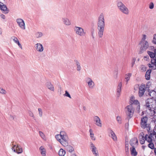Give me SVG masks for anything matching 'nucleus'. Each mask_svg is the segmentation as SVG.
<instances>
[{
    "instance_id": "nucleus-1",
    "label": "nucleus",
    "mask_w": 156,
    "mask_h": 156,
    "mask_svg": "<svg viewBox=\"0 0 156 156\" xmlns=\"http://www.w3.org/2000/svg\"><path fill=\"white\" fill-rule=\"evenodd\" d=\"M97 24L98 34L100 37H101L103 34L105 27L104 19L102 14H101L99 16Z\"/></svg>"
},
{
    "instance_id": "nucleus-2",
    "label": "nucleus",
    "mask_w": 156,
    "mask_h": 156,
    "mask_svg": "<svg viewBox=\"0 0 156 156\" xmlns=\"http://www.w3.org/2000/svg\"><path fill=\"white\" fill-rule=\"evenodd\" d=\"M154 101L152 98L147 99L145 101V104L144 106L151 113V115H154L155 113L154 111V106L155 104Z\"/></svg>"
},
{
    "instance_id": "nucleus-3",
    "label": "nucleus",
    "mask_w": 156,
    "mask_h": 156,
    "mask_svg": "<svg viewBox=\"0 0 156 156\" xmlns=\"http://www.w3.org/2000/svg\"><path fill=\"white\" fill-rule=\"evenodd\" d=\"M147 120L148 118L146 116L142 118L140 121V126L143 129L146 128L148 133H149L150 132L151 126L150 124L147 123Z\"/></svg>"
},
{
    "instance_id": "nucleus-4",
    "label": "nucleus",
    "mask_w": 156,
    "mask_h": 156,
    "mask_svg": "<svg viewBox=\"0 0 156 156\" xmlns=\"http://www.w3.org/2000/svg\"><path fill=\"white\" fill-rule=\"evenodd\" d=\"M125 112L127 117L126 119H127L129 121L133 115L134 112V110L133 109V107L132 105H128L125 108Z\"/></svg>"
},
{
    "instance_id": "nucleus-5",
    "label": "nucleus",
    "mask_w": 156,
    "mask_h": 156,
    "mask_svg": "<svg viewBox=\"0 0 156 156\" xmlns=\"http://www.w3.org/2000/svg\"><path fill=\"white\" fill-rule=\"evenodd\" d=\"M117 6L120 11L126 15L129 13V10L128 8L121 1L117 2Z\"/></svg>"
},
{
    "instance_id": "nucleus-6",
    "label": "nucleus",
    "mask_w": 156,
    "mask_h": 156,
    "mask_svg": "<svg viewBox=\"0 0 156 156\" xmlns=\"http://www.w3.org/2000/svg\"><path fill=\"white\" fill-rule=\"evenodd\" d=\"M140 47L139 54H141L149 48V44L147 41H140L139 43Z\"/></svg>"
},
{
    "instance_id": "nucleus-7",
    "label": "nucleus",
    "mask_w": 156,
    "mask_h": 156,
    "mask_svg": "<svg viewBox=\"0 0 156 156\" xmlns=\"http://www.w3.org/2000/svg\"><path fill=\"white\" fill-rule=\"evenodd\" d=\"M74 31L76 34L80 36H83L85 34L83 29L81 27L75 26L74 28Z\"/></svg>"
},
{
    "instance_id": "nucleus-8",
    "label": "nucleus",
    "mask_w": 156,
    "mask_h": 156,
    "mask_svg": "<svg viewBox=\"0 0 156 156\" xmlns=\"http://www.w3.org/2000/svg\"><path fill=\"white\" fill-rule=\"evenodd\" d=\"M16 22L19 27L22 30L26 29L25 24L24 21L21 18H17L16 19Z\"/></svg>"
},
{
    "instance_id": "nucleus-9",
    "label": "nucleus",
    "mask_w": 156,
    "mask_h": 156,
    "mask_svg": "<svg viewBox=\"0 0 156 156\" xmlns=\"http://www.w3.org/2000/svg\"><path fill=\"white\" fill-rule=\"evenodd\" d=\"M146 86L145 84L142 83L139 88L138 94L140 97H141L144 95L146 91Z\"/></svg>"
},
{
    "instance_id": "nucleus-10",
    "label": "nucleus",
    "mask_w": 156,
    "mask_h": 156,
    "mask_svg": "<svg viewBox=\"0 0 156 156\" xmlns=\"http://www.w3.org/2000/svg\"><path fill=\"white\" fill-rule=\"evenodd\" d=\"M90 149L93 154L95 156H99L97 148L91 142L90 143Z\"/></svg>"
},
{
    "instance_id": "nucleus-11",
    "label": "nucleus",
    "mask_w": 156,
    "mask_h": 156,
    "mask_svg": "<svg viewBox=\"0 0 156 156\" xmlns=\"http://www.w3.org/2000/svg\"><path fill=\"white\" fill-rule=\"evenodd\" d=\"M62 23L66 26H69L72 25L71 21L66 17H62Z\"/></svg>"
},
{
    "instance_id": "nucleus-12",
    "label": "nucleus",
    "mask_w": 156,
    "mask_h": 156,
    "mask_svg": "<svg viewBox=\"0 0 156 156\" xmlns=\"http://www.w3.org/2000/svg\"><path fill=\"white\" fill-rule=\"evenodd\" d=\"M0 9L2 10L3 13L7 14L9 11L8 10V9L6 5L3 3L0 2Z\"/></svg>"
},
{
    "instance_id": "nucleus-13",
    "label": "nucleus",
    "mask_w": 156,
    "mask_h": 156,
    "mask_svg": "<svg viewBox=\"0 0 156 156\" xmlns=\"http://www.w3.org/2000/svg\"><path fill=\"white\" fill-rule=\"evenodd\" d=\"M94 121L95 122V124L98 126L101 127L102 123L99 118L97 116H94L93 117Z\"/></svg>"
},
{
    "instance_id": "nucleus-14",
    "label": "nucleus",
    "mask_w": 156,
    "mask_h": 156,
    "mask_svg": "<svg viewBox=\"0 0 156 156\" xmlns=\"http://www.w3.org/2000/svg\"><path fill=\"white\" fill-rule=\"evenodd\" d=\"M86 82L90 88L92 89L94 88V83L91 78L87 77L86 79Z\"/></svg>"
},
{
    "instance_id": "nucleus-15",
    "label": "nucleus",
    "mask_w": 156,
    "mask_h": 156,
    "mask_svg": "<svg viewBox=\"0 0 156 156\" xmlns=\"http://www.w3.org/2000/svg\"><path fill=\"white\" fill-rule=\"evenodd\" d=\"M35 48L36 50L39 52H41L44 50L42 45L40 43H37L35 44Z\"/></svg>"
},
{
    "instance_id": "nucleus-16",
    "label": "nucleus",
    "mask_w": 156,
    "mask_h": 156,
    "mask_svg": "<svg viewBox=\"0 0 156 156\" xmlns=\"http://www.w3.org/2000/svg\"><path fill=\"white\" fill-rule=\"evenodd\" d=\"M40 153L42 156H46V151L45 148L42 146H41L39 148Z\"/></svg>"
},
{
    "instance_id": "nucleus-17",
    "label": "nucleus",
    "mask_w": 156,
    "mask_h": 156,
    "mask_svg": "<svg viewBox=\"0 0 156 156\" xmlns=\"http://www.w3.org/2000/svg\"><path fill=\"white\" fill-rule=\"evenodd\" d=\"M109 136L111 137L114 141L116 140L117 138L114 132L112 130H110Z\"/></svg>"
},
{
    "instance_id": "nucleus-18",
    "label": "nucleus",
    "mask_w": 156,
    "mask_h": 156,
    "mask_svg": "<svg viewBox=\"0 0 156 156\" xmlns=\"http://www.w3.org/2000/svg\"><path fill=\"white\" fill-rule=\"evenodd\" d=\"M11 38L13 40L14 42L18 44L19 46L21 48V49H22L21 44L20 43L19 40L15 36H13L11 37Z\"/></svg>"
},
{
    "instance_id": "nucleus-19",
    "label": "nucleus",
    "mask_w": 156,
    "mask_h": 156,
    "mask_svg": "<svg viewBox=\"0 0 156 156\" xmlns=\"http://www.w3.org/2000/svg\"><path fill=\"white\" fill-rule=\"evenodd\" d=\"M46 85L48 88L50 90L54 91V88L53 85L50 82H48L46 83Z\"/></svg>"
},
{
    "instance_id": "nucleus-20",
    "label": "nucleus",
    "mask_w": 156,
    "mask_h": 156,
    "mask_svg": "<svg viewBox=\"0 0 156 156\" xmlns=\"http://www.w3.org/2000/svg\"><path fill=\"white\" fill-rule=\"evenodd\" d=\"M122 86V83L121 82H120L119 84L117 89V97H119L120 95V92L121 91Z\"/></svg>"
},
{
    "instance_id": "nucleus-21",
    "label": "nucleus",
    "mask_w": 156,
    "mask_h": 156,
    "mask_svg": "<svg viewBox=\"0 0 156 156\" xmlns=\"http://www.w3.org/2000/svg\"><path fill=\"white\" fill-rule=\"evenodd\" d=\"M132 147L130 148V150L131 152V154L132 155L134 156H136L137 154V153L136 151L135 147L134 146H132Z\"/></svg>"
},
{
    "instance_id": "nucleus-22",
    "label": "nucleus",
    "mask_w": 156,
    "mask_h": 156,
    "mask_svg": "<svg viewBox=\"0 0 156 156\" xmlns=\"http://www.w3.org/2000/svg\"><path fill=\"white\" fill-rule=\"evenodd\" d=\"M151 72V69H148L147 71L145 76L146 79L147 80H149L150 78V74Z\"/></svg>"
},
{
    "instance_id": "nucleus-23",
    "label": "nucleus",
    "mask_w": 156,
    "mask_h": 156,
    "mask_svg": "<svg viewBox=\"0 0 156 156\" xmlns=\"http://www.w3.org/2000/svg\"><path fill=\"white\" fill-rule=\"evenodd\" d=\"M75 64L77 66L76 70L78 71H80L81 69V67L79 62L77 60H74Z\"/></svg>"
},
{
    "instance_id": "nucleus-24",
    "label": "nucleus",
    "mask_w": 156,
    "mask_h": 156,
    "mask_svg": "<svg viewBox=\"0 0 156 156\" xmlns=\"http://www.w3.org/2000/svg\"><path fill=\"white\" fill-rule=\"evenodd\" d=\"M66 149L67 151H68L69 153H71L74 151V148L73 147L70 145H67L66 146Z\"/></svg>"
},
{
    "instance_id": "nucleus-25",
    "label": "nucleus",
    "mask_w": 156,
    "mask_h": 156,
    "mask_svg": "<svg viewBox=\"0 0 156 156\" xmlns=\"http://www.w3.org/2000/svg\"><path fill=\"white\" fill-rule=\"evenodd\" d=\"M16 153H17L18 154H21L23 152V150L22 148L20 147L18 145H17L16 147Z\"/></svg>"
},
{
    "instance_id": "nucleus-26",
    "label": "nucleus",
    "mask_w": 156,
    "mask_h": 156,
    "mask_svg": "<svg viewBox=\"0 0 156 156\" xmlns=\"http://www.w3.org/2000/svg\"><path fill=\"white\" fill-rule=\"evenodd\" d=\"M90 136L91 140H95L96 139L94 136V134L93 133V131L91 129H89Z\"/></svg>"
},
{
    "instance_id": "nucleus-27",
    "label": "nucleus",
    "mask_w": 156,
    "mask_h": 156,
    "mask_svg": "<svg viewBox=\"0 0 156 156\" xmlns=\"http://www.w3.org/2000/svg\"><path fill=\"white\" fill-rule=\"evenodd\" d=\"M66 153V151L63 149L61 148L59 150L58 154L60 156H64Z\"/></svg>"
},
{
    "instance_id": "nucleus-28",
    "label": "nucleus",
    "mask_w": 156,
    "mask_h": 156,
    "mask_svg": "<svg viewBox=\"0 0 156 156\" xmlns=\"http://www.w3.org/2000/svg\"><path fill=\"white\" fill-rule=\"evenodd\" d=\"M68 140H61L59 142L64 147H66L68 145Z\"/></svg>"
},
{
    "instance_id": "nucleus-29",
    "label": "nucleus",
    "mask_w": 156,
    "mask_h": 156,
    "mask_svg": "<svg viewBox=\"0 0 156 156\" xmlns=\"http://www.w3.org/2000/svg\"><path fill=\"white\" fill-rule=\"evenodd\" d=\"M147 53L152 58H153L154 57H156V55L154 52L150 51H147Z\"/></svg>"
},
{
    "instance_id": "nucleus-30",
    "label": "nucleus",
    "mask_w": 156,
    "mask_h": 156,
    "mask_svg": "<svg viewBox=\"0 0 156 156\" xmlns=\"http://www.w3.org/2000/svg\"><path fill=\"white\" fill-rule=\"evenodd\" d=\"M132 142H135L136 144H137L138 143V140L135 137L132 139L130 142V144L131 146L133 145V144L134 143H133Z\"/></svg>"
},
{
    "instance_id": "nucleus-31",
    "label": "nucleus",
    "mask_w": 156,
    "mask_h": 156,
    "mask_svg": "<svg viewBox=\"0 0 156 156\" xmlns=\"http://www.w3.org/2000/svg\"><path fill=\"white\" fill-rule=\"evenodd\" d=\"M39 133L40 136H41L42 139L44 140H46L45 135L42 131H39Z\"/></svg>"
},
{
    "instance_id": "nucleus-32",
    "label": "nucleus",
    "mask_w": 156,
    "mask_h": 156,
    "mask_svg": "<svg viewBox=\"0 0 156 156\" xmlns=\"http://www.w3.org/2000/svg\"><path fill=\"white\" fill-rule=\"evenodd\" d=\"M144 135V134L143 132H142L140 133L139 136V138L140 140H145Z\"/></svg>"
},
{
    "instance_id": "nucleus-33",
    "label": "nucleus",
    "mask_w": 156,
    "mask_h": 156,
    "mask_svg": "<svg viewBox=\"0 0 156 156\" xmlns=\"http://www.w3.org/2000/svg\"><path fill=\"white\" fill-rule=\"evenodd\" d=\"M43 35V33L41 32H37L35 34V37L37 38L41 37Z\"/></svg>"
},
{
    "instance_id": "nucleus-34",
    "label": "nucleus",
    "mask_w": 156,
    "mask_h": 156,
    "mask_svg": "<svg viewBox=\"0 0 156 156\" xmlns=\"http://www.w3.org/2000/svg\"><path fill=\"white\" fill-rule=\"evenodd\" d=\"M128 143H126L125 144V151L126 154L128 155L129 154V148Z\"/></svg>"
},
{
    "instance_id": "nucleus-35",
    "label": "nucleus",
    "mask_w": 156,
    "mask_h": 156,
    "mask_svg": "<svg viewBox=\"0 0 156 156\" xmlns=\"http://www.w3.org/2000/svg\"><path fill=\"white\" fill-rule=\"evenodd\" d=\"M6 93V91L5 89L0 87V93L3 94H5Z\"/></svg>"
},
{
    "instance_id": "nucleus-36",
    "label": "nucleus",
    "mask_w": 156,
    "mask_h": 156,
    "mask_svg": "<svg viewBox=\"0 0 156 156\" xmlns=\"http://www.w3.org/2000/svg\"><path fill=\"white\" fill-rule=\"evenodd\" d=\"M62 140H68V137L67 135H63L61 136Z\"/></svg>"
},
{
    "instance_id": "nucleus-37",
    "label": "nucleus",
    "mask_w": 156,
    "mask_h": 156,
    "mask_svg": "<svg viewBox=\"0 0 156 156\" xmlns=\"http://www.w3.org/2000/svg\"><path fill=\"white\" fill-rule=\"evenodd\" d=\"M152 42L154 44H156V34L154 35Z\"/></svg>"
},
{
    "instance_id": "nucleus-38",
    "label": "nucleus",
    "mask_w": 156,
    "mask_h": 156,
    "mask_svg": "<svg viewBox=\"0 0 156 156\" xmlns=\"http://www.w3.org/2000/svg\"><path fill=\"white\" fill-rule=\"evenodd\" d=\"M55 137L57 140L59 142L62 140L61 136L59 134L56 135Z\"/></svg>"
},
{
    "instance_id": "nucleus-39",
    "label": "nucleus",
    "mask_w": 156,
    "mask_h": 156,
    "mask_svg": "<svg viewBox=\"0 0 156 156\" xmlns=\"http://www.w3.org/2000/svg\"><path fill=\"white\" fill-rule=\"evenodd\" d=\"M148 147L152 149L154 148V145L152 142L149 143L148 144Z\"/></svg>"
},
{
    "instance_id": "nucleus-40",
    "label": "nucleus",
    "mask_w": 156,
    "mask_h": 156,
    "mask_svg": "<svg viewBox=\"0 0 156 156\" xmlns=\"http://www.w3.org/2000/svg\"><path fill=\"white\" fill-rule=\"evenodd\" d=\"M60 136L63 135H67V134L66 132L64 131H61L60 132V134H59Z\"/></svg>"
},
{
    "instance_id": "nucleus-41",
    "label": "nucleus",
    "mask_w": 156,
    "mask_h": 156,
    "mask_svg": "<svg viewBox=\"0 0 156 156\" xmlns=\"http://www.w3.org/2000/svg\"><path fill=\"white\" fill-rule=\"evenodd\" d=\"M38 111L39 112V114L40 117H41L42 116L43 112L42 109L41 108H39L38 109Z\"/></svg>"
},
{
    "instance_id": "nucleus-42",
    "label": "nucleus",
    "mask_w": 156,
    "mask_h": 156,
    "mask_svg": "<svg viewBox=\"0 0 156 156\" xmlns=\"http://www.w3.org/2000/svg\"><path fill=\"white\" fill-rule=\"evenodd\" d=\"M64 95L65 96L69 97L70 98H71V97L70 94L67 91H65V93L64 94Z\"/></svg>"
},
{
    "instance_id": "nucleus-43",
    "label": "nucleus",
    "mask_w": 156,
    "mask_h": 156,
    "mask_svg": "<svg viewBox=\"0 0 156 156\" xmlns=\"http://www.w3.org/2000/svg\"><path fill=\"white\" fill-rule=\"evenodd\" d=\"M28 113L29 115L30 116L32 117L33 118H34V114H33V113L31 111H30V110H29L28 111Z\"/></svg>"
},
{
    "instance_id": "nucleus-44",
    "label": "nucleus",
    "mask_w": 156,
    "mask_h": 156,
    "mask_svg": "<svg viewBox=\"0 0 156 156\" xmlns=\"http://www.w3.org/2000/svg\"><path fill=\"white\" fill-rule=\"evenodd\" d=\"M154 7V4L153 2H151L149 5V8L151 9H152Z\"/></svg>"
},
{
    "instance_id": "nucleus-45",
    "label": "nucleus",
    "mask_w": 156,
    "mask_h": 156,
    "mask_svg": "<svg viewBox=\"0 0 156 156\" xmlns=\"http://www.w3.org/2000/svg\"><path fill=\"white\" fill-rule=\"evenodd\" d=\"M141 69L143 71H145L146 69V67L144 65H142L140 67Z\"/></svg>"
},
{
    "instance_id": "nucleus-46",
    "label": "nucleus",
    "mask_w": 156,
    "mask_h": 156,
    "mask_svg": "<svg viewBox=\"0 0 156 156\" xmlns=\"http://www.w3.org/2000/svg\"><path fill=\"white\" fill-rule=\"evenodd\" d=\"M126 75L127 76L126 77V79L127 80V82H128V81L129 80V78L131 76V74L128 73Z\"/></svg>"
},
{
    "instance_id": "nucleus-47",
    "label": "nucleus",
    "mask_w": 156,
    "mask_h": 156,
    "mask_svg": "<svg viewBox=\"0 0 156 156\" xmlns=\"http://www.w3.org/2000/svg\"><path fill=\"white\" fill-rule=\"evenodd\" d=\"M136 60V58H132V67H133L135 64V62Z\"/></svg>"
},
{
    "instance_id": "nucleus-48",
    "label": "nucleus",
    "mask_w": 156,
    "mask_h": 156,
    "mask_svg": "<svg viewBox=\"0 0 156 156\" xmlns=\"http://www.w3.org/2000/svg\"><path fill=\"white\" fill-rule=\"evenodd\" d=\"M146 140L149 143L150 142H152V138L148 136L147 138V140Z\"/></svg>"
},
{
    "instance_id": "nucleus-49",
    "label": "nucleus",
    "mask_w": 156,
    "mask_h": 156,
    "mask_svg": "<svg viewBox=\"0 0 156 156\" xmlns=\"http://www.w3.org/2000/svg\"><path fill=\"white\" fill-rule=\"evenodd\" d=\"M152 64H151L150 63H149L148 65V66L149 68H151L153 70H155L156 69H155L154 66V65H152Z\"/></svg>"
},
{
    "instance_id": "nucleus-50",
    "label": "nucleus",
    "mask_w": 156,
    "mask_h": 156,
    "mask_svg": "<svg viewBox=\"0 0 156 156\" xmlns=\"http://www.w3.org/2000/svg\"><path fill=\"white\" fill-rule=\"evenodd\" d=\"M116 119H117V121L119 122V123H121V119L120 117L119 116H118L117 117Z\"/></svg>"
},
{
    "instance_id": "nucleus-51",
    "label": "nucleus",
    "mask_w": 156,
    "mask_h": 156,
    "mask_svg": "<svg viewBox=\"0 0 156 156\" xmlns=\"http://www.w3.org/2000/svg\"><path fill=\"white\" fill-rule=\"evenodd\" d=\"M146 36L145 34H144L143 35V37L142 38V39L140 41H145V40L146 39Z\"/></svg>"
},
{
    "instance_id": "nucleus-52",
    "label": "nucleus",
    "mask_w": 156,
    "mask_h": 156,
    "mask_svg": "<svg viewBox=\"0 0 156 156\" xmlns=\"http://www.w3.org/2000/svg\"><path fill=\"white\" fill-rule=\"evenodd\" d=\"M149 49L150 50L152 51H154L155 49L154 47V46H150L149 47Z\"/></svg>"
},
{
    "instance_id": "nucleus-53",
    "label": "nucleus",
    "mask_w": 156,
    "mask_h": 156,
    "mask_svg": "<svg viewBox=\"0 0 156 156\" xmlns=\"http://www.w3.org/2000/svg\"><path fill=\"white\" fill-rule=\"evenodd\" d=\"M133 103L137 105H138L139 104V101L137 100H134L133 101Z\"/></svg>"
},
{
    "instance_id": "nucleus-54",
    "label": "nucleus",
    "mask_w": 156,
    "mask_h": 156,
    "mask_svg": "<svg viewBox=\"0 0 156 156\" xmlns=\"http://www.w3.org/2000/svg\"><path fill=\"white\" fill-rule=\"evenodd\" d=\"M0 16L1 18H2L3 19H5V16L3 14H1L0 15Z\"/></svg>"
},
{
    "instance_id": "nucleus-55",
    "label": "nucleus",
    "mask_w": 156,
    "mask_h": 156,
    "mask_svg": "<svg viewBox=\"0 0 156 156\" xmlns=\"http://www.w3.org/2000/svg\"><path fill=\"white\" fill-rule=\"evenodd\" d=\"M145 140H140V143L141 144H144L145 143Z\"/></svg>"
},
{
    "instance_id": "nucleus-56",
    "label": "nucleus",
    "mask_w": 156,
    "mask_h": 156,
    "mask_svg": "<svg viewBox=\"0 0 156 156\" xmlns=\"http://www.w3.org/2000/svg\"><path fill=\"white\" fill-rule=\"evenodd\" d=\"M114 74H115V75L114 76V77L116 78L117 77V75H118V73H117V71H115V72H114Z\"/></svg>"
},
{
    "instance_id": "nucleus-57",
    "label": "nucleus",
    "mask_w": 156,
    "mask_h": 156,
    "mask_svg": "<svg viewBox=\"0 0 156 156\" xmlns=\"http://www.w3.org/2000/svg\"><path fill=\"white\" fill-rule=\"evenodd\" d=\"M10 119L11 120H14V116L11 115L10 116Z\"/></svg>"
},
{
    "instance_id": "nucleus-58",
    "label": "nucleus",
    "mask_w": 156,
    "mask_h": 156,
    "mask_svg": "<svg viewBox=\"0 0 156 156\" xmlns=\"http://www.w3.org/2000/svg\"><path fill=\"white\" fill-rule=\"evenodd\" d=\"M153 92H154V93H155V92H154V91H152V92H151L150 93H150H149V95L152 98H153V96H152L151 95V93H153Z\"/></svg>"
},
{
    "instance_id": "nucleus-59",
    "label": "nucleus",
    "mask_w": 156,
    "mask_h": 156,
    "mask_svg": "<svg viewBox=\"0 0 156 156\" xmlns=\"http://www.w3.org/2000/svg\"><path fill=\"white\" fill-rule=\"evenodd\" d=\"M12 150H13V151L14 152H16V149H15V148L14 147H12Z\"/></svg>"
},
{
    "instance_id": "nucleus-60",
    "label": "nucleus",
    "mask_w": 156,
    "mask_h": 156,
    "mask_svg": "<svg viewBox=\"0 0 156 156\" xmlns=\"http://www.w3.org/2000/svg\"><path fill=\"white\" fill-rule=\"evenodd\" d=\"M140 109V105H137V110L139 112Z\"/></svg>"
},
{
    "instance_id": "nucleus-61",
    "label": "nucleus",
    "mask_w": 156,
    "mask_h": 156,
    "mask_svg": "<svg viewBox=\"0 0 156 156\" xmlns=\"http://www.w3.org/2000/svg\"><path fill=\"white\" fill-rule=\"evenodd\" d=\"M153 133H150V134H149V136H148L152 138V137L153 136Z\"/></svg>"
},
{
    "instance_id": "nucleus-62",
    "label": "nucleus",
    "mask_w": 156,
    "mask_h": 156,
    "mask_svg": "<svg viewBox=\"0 0 156 156\" xmlns=\"http://www.w3.org/2000/svg\"><path fill=\"white\" fill-rule=\"evenodd\" d=\"M148 136H148V135L147 134L144 137V138H145V140H147V137H148Z\"/></svg>"
},
{
    "instance_id": "nucleus-63",
    "label": "nucleus",
    "mask_w": 156,
    "mask_h": 156,
    "mask_svg": "<svg viewBox=\"0 0 156 156\" xmlns=\"http://www.w3.org/2000/svg\"><path fill=\"white\" fill-rule=\"evenodd\" d=\"M71 156H77V155L75 153H73L71 155Z\"/></svg>"
},
{
    "instance_id": "nucleus-64",
    "label": "nucleus",
    "mask_w": 156,
    "mask_h": 156,
    "mask_svg": "<svg viewBox=\"0 0 156 156\" xmlns=\"http://www.w3.org/2000/svg\"><path fill=\"white\" fill-rule=\"evenodd\" d=\"M154 149V151L155 153V154L156 155V148H154L153 149Z\"/></svg>"
}]
</instances>
